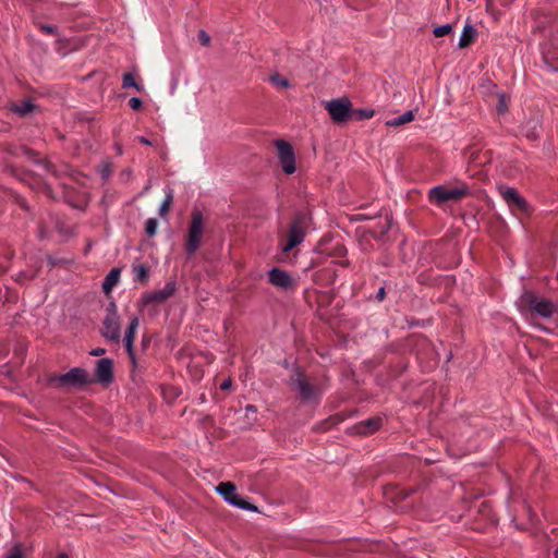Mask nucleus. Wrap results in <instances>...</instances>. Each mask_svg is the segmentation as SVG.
Returning <instances> with one entry per match:
<instances>
[{"label": "nucleus", "instance_id": "obj_1", "mask_svg": "<svg viewBox=\"0 0 558 558\" xmlns=\"http://www.w3.org/2000/svg\"><path fill=\"white\" fill-rule=\"evenodd\" d=\"M50 386L65 390H80L94 384L93 377L82 367H73L64 374H53L48 378Z\"/></svg>", "mask_w": 558, "mask_h": 558}, {"label": "nucleus", "instance_id": "obj_2", "mask_svg": "<svg viewBox=\"0 0 558 558\" xmlns=\"http://www.w3.org/2000/svg\"><path fill=\"white\" fill-rule=\"evenodd\" d=\"M204 229L203 214L198 209H194L191 214V222L184 239V252L187 258L193 257L201 247Z\"/></svg>", "mask_w": 558, "mask_h": 558}, {"label": "nucleus", "instance_id": "obj_3", "mask_svg": "<svg viewBox=\"0 0 558 558\" xmlns=\"http://www.w3.org/2000/svg\"><path fill=\"white\" fill-rule=\"evenodd\" d=\"M470 195V187L465 183L457 186L437 185L429 190V202L440 206L448 202H458Z\"/></svg>", "mask_w": 558, "mask_h": 558}, {"label": "nucleus", "instance_id": "obj_4", "mask_svg": "<svg viewBox=\"0 0 558 558\" xmlns=\"http://www.w3.org/2000/svg\"><path fill=\"white\" fill-rule=\"evenodd\" d=\"M291 384L303 402H318L322 397V390L317 384L310 380L303 373L296 372L291 377Z\"/></svg>", "mask_w": 558, "mask_h": 558}, {"label": "nucleus", "instance_id": "obj_5", "mask_svg": "<svg viewBox=\"0 0 558 558\" xmlns=\"http://www.w3.org/2000/svg\"><path fill=\"white\" fill-rule=\"evenodd\" d=\"M308 222L310 218L304 213H299L294 216L287 234L288 240L282 245L283 252L291 251L304 240Z\"/></svg>", "mask_w": 558, "mask_h": 558}, {"label": "nucleus", "instance_id": "obj_6", "mask_svg": "<svg viewBox=\"0 0 558 558\" xmlns=\"http://www.w3.org/2000/svg\"><path fill=\"white\" fill-rule=\"evenodd\" d=\"M102 336L113 342H119L120 340V322L114 303H110L106 308V316L102 322Z\"/></svg>", "mask_w": 558, "mask_h": 558}, {"label": "nucleus", "instance_id": "obj_7", "mask_svg": "<svg viewBox=\"0 0 558 558\" xmlns=\"http://www.w3.org/2000/svg\"><path fill=\"white\" fill-rule=\"evenodd\" d=\"M325 109L333 122L342 123L351 117L352 105L347 98H338L326 102Z\"/></svg>", "mask_w": 558, "mask_h": 558}, {"label": "nucleus", "instance_id": "obj_8", "mask_svg": "<svg viewBox=\"0 0 558 558\" xmlns=\"http://www.w3.org/2000/svg\"><path fill=\"white\" fill-rule=\"evenodd\" d=\"M268 281L284 292L294 291L298 288L296 280L279 267H274L269 270Z\"/></svg>", "mask_w": 558, "mask_h": 558}, {"label": "nucleus", "instance_id": "obj_9", "mask_svg": "<svg viewBox=\"0 0 558 558\" xmlns=\"http://www.w3.org/2000/svg\"><path fill=\"white\" fill-rule=\"evenodd\" d=\"M523 302L533 313L542 317H550L554 314L555 305L549 300L537 298L532 293H525Z\"/></svg>", "mask_w": 558, "mask_h": 558}, {"label": "nucleus", "instance_id": "obj_10", "mask_svg": "<svg viewBox=\"0 0 558 558\" xmlns=\"http://www.w3.org/2000/svg\"><path fill=\"white\" fill-rule=\"evenodd\" d=\"M276 147L282 170L287 174H292L295 171V156L293 147L283 140H278L276 142Z\"/></svg>", "mask_w": 558, "mask_h": 558}, {"label": "nucleus", "instance_id": "obj_11", "mask_svg": "<svg viewBox=\"0 0 558 558\" xmlns=\"http://www.w3.org/2000/svg\"><path fill=\"white\" fill-rule=\"evenodd\" d=\"M175 290V281H168L162 289L144 293L142 303L143 305L162 304L174 294Z\"/></svg>", "mask_w": 558, "mask_h": 558}, {"label": "nucleus", "instance_id": "obj_12", "mask_svg": "<svg viewBox=\"0 0 558 558\" xmlns=\"http://www.w3.org/2000/svg\"><path fill=\"white\" fill-rule=\"evenodd\" d=\"M381 424L383 418L380 416H374L354 424L347 429V433L350 435L369 436L377 432L381 427Z\"/></svg>", "mask_w": 558, "mask_h": 558}, {"label": "nucleus", "instance_id": "obj_13", "mask_svg": "<svg viewBox=\"0 0 558 558\" xmlns=\"http://www.w3.org/2000/svg\"><path fill=\"white\" fill-rule=\"evenodd\" d=\"M499 192L511 209H518L526 213L529 205L525 199L519 195L518 191L509 186H500Z\"/></svg>", "mask_w": 558, "mask_h": 558}, {"label": "nucleus", "instance_id": "obj_14", "mask_svg": "<svg viewBox=\"0 0 558 558\" xmlns=\"http://www.w3.org/2000/svg\"><path fill=\"white\" fill-rule=\"evenodd\" d=\"M94 383L108 385L113 379V364L110 359H101L96 363Z\"/></svg>", "mask_w": 558, "mask_h": 558}, {"label": "nucleus", "instance_id": "obj_15", "mask_svg": "<svg viewBox=\"0 0 558 558\" xmlns=\"http://www.w3.org/2000/svg\"><path fill=\"white\" fill-rule=\"evenodd\" d=\"M138 326H140V319H138V317L134 316L130 322V325L126 329L125 337H124V345H125V349L131 359L134 357L133 342L136 337Z\"/></svg>", "mask_w": 558, "mask_h": 558}, {"label": "nucleus", "instance_id": "obj_16", "mask_svg": "<svg viewBox=\"0 0 558 558\" xmlns=\"http://www.w3.org/2000/svg\"><path fill=\"white\" fill-rule=\"evenodd\" d=\"M235 485L231 482H221L218 484L216 490L228 501L231 504V500H234L238 495L235 494Z\"/></svg>", "mask_w": 558, "mask_h": 558}, {"label": "nucleus", "instance_id": "obj_17", "mask_svg": "<svg viewBox=\"0 0 558 558\" xmlns=\"http://www.w3.org/2000/svg\"><path fill=\"white\" fill-rule=\"evenodd\" d=\"M133 280L135 282L147 283L149 278V267L145 264L132 265Z\"/></svg>", "mask_w": 558, "mask_h": 558}, {"label": "nucleus", "instance_id": "obj_18", "mask_svg": "<svg viewBox=\"0 0 558 558\" xmlns=\"http://www.w3.org/2000/svg\"><path fill=\"white\" fill-rule=\"evenodd\" d=\"M120 269L119 268H112L109 274L106 276L104 282H102V290L105 293H110L112 289L118 284L120 279Z\"/></svg>", "mask_w": 558, "mask_h": 558}, {"label": "nucleus", "instance_id": "obj_19", "mask_svg": "<svg viewBox=\"0 0 558 558\" xmlns=\"http://www.w3.org/2000/svg\"><path fill=\"white\" fill-rule=\"evenodd\" d=\"M476 37V29L470 25L465 24L459 40V48H466L469 47Z\"/></svg>", "mask_w": 558, "mask_h": 558}, {"label": "nucleus", "instance_id": "obj_20", "mask_svg": "<svg viewBox=\"0 0 558 558\" xmlns=\"http://www.w3.org/2000/svg\"><path fill=\"white\" fill-rule=\"evenodd\" d=\"M413 119H414L413 112L407 111L397 118L388 120L386 122V124L391 128H397V126H400V125H403V124H407V123L413 121Z\"/></svg>", "mask_w": 558, "mask_h": 558}, {"label": "nucleus", "instance_id": "obj_21", "mask_svg": "<svg viewBox=\"0 0 558 558\" xmlns=\"http://www.w3.org/2000/svg\"><path fill=\"white\" fill-rule=\"evenodd\" d=\"M35 105L31 100H23L20 104H14L12 110L19 113L21 117H25L33 112Z\"/></svg>", "mask_w": 558, "mask_h": 558}, {"label": "nucleus", "instance_id": "obj_22", "mask_svg": "<svg viewBox=\"0 0 558 558\" xmlns=\"http://www.w3.org/2000/svg\"><path fill=\"white\" fill-rule=\"evenodd\" d=\"M345 418L347 415L344 413H336L322 423V429L328 430L331 427L337 426L338 424L343 422Z\"/></svg>", "mask_w": 558, "mask_h": 558}, {"label": "nucleus", "instance_id": "obj_23", "mask_svg": "<svg viewBox=\"0 0 558 558\" xmlns=\"http://www.w3.org/2000/svg\"><path fill=\"white\" fill-rule=\"evenodd\" d=\"M172 202H173V192L172 190H169L167 193H166V197L163 199V202L161 203L160 205V208H159V215L160 216H166L171 206H172Z\"/></svg>", "mask_w": 558, "mask_h": 558}, {"label": "nucleus", "instance_id": "obj_24", "mask_svg": "<svg viewBox=\"0 0 558 558\" xmlns=\"http://www.w3.org/2000/svg\"><path fill=\"white\" fill-rule=\"evenodd\" d=\"M123 88L134 87L137 92H142L143 87L135 82L132 73H125L122 78Z\"/></svg>", "mask_w": 558, "mask_h": 558}, {"label": "nucleus", "instance_id": "obj_25", "mask_svg": "<svg viewBox=\"0 0 558 558\" xmlns=\"http://www.w3.org/2000/svg\"><path fill=\"white\" fill-rule=\"evenodd\" d=\"M231 505L234 506V507L244 509V510H253V511L257 510V508L255 506H253L252 504H250L248 501L242 499L239 496L234 500H231Z\"/></svg>", "mask_w": 558, "mask_h": 558}, {"label": "nucleus", "instance_id": "obj_26", "mask_svg": "<svg viewBox=\"0 0 558 558\" xmlns=\"http://www.w3.org/2000/svg\"><path fill=\"white\" fill-rule=\"evenodd\" d=\"M270 83L276 85V86H280V87H289L290 83L287 78H284L283 76H281L279 73H275L270 76L269 78Z\"/></svg>", "mask_w": 558, "mask_h": 558}, {"label": "nucleus", "instance_id": "obj_27", "mask_svg": "<svg viewBox=\"0 0 558 558\" xmlns=\"http://www.w3.org/2000/svg\"><path fill=\"white\" fill-rule=\"evenodd\" d=\"M157 228H158L157 219H155V218L147 219V221L145 223V232L147 233V235L154 236L157 232Z\"/></svg>", "mask_w": 558, "mask_h": 558}, {"label": "nucleus", "instance_id": "obj_28", "mask_svg": "<svg viewBox=\"0 0 558 558\" xmlns=\"http://www.w3.org/2000/svg\"><path fill=\"white\" fill-rule=\"evenodd\" d=\"M451 31H452V26L450 24H445V25L435 27L433 33L436 37H444L448 34H450Z\"/></svg>", "mask_w": 558, "mask_h": 558}, {"label": "nucleus", "instance_id": "obj_29", "mask_svg": "<svg viewBox=\"0 0 558 558\" xmlns=\"http://www.w3.org/2000/svg\"><path fill=\"white\" fill-rule=\"evenodd\" d=\"M4 558H23L22 546L20 544L14 545L11 549H9Z\"/></svg>", "mask_w": 558, "mask_h": 558}, {"label": "nucleus", "instance_id": "obj_30", "mask_svg": "<svg viewBox=\"0 0 558 558\" xmlns=\"http://www.w3.org/2000/svg\"><path fill=\"white\" fill-rule=\"evenodd\" d=\"M352 113L355 114L359 120H367L374 116V110L360 109V110L353 111Z\"/></svg>", "mask_w": 558, "mask_h": 558}, {"label": "nucleus", "instance_id": "obj_31", "mask_svg": "<svg viewBox=\"0 0 558 558\" xmlns=\"http://www.w3.org/2000/svg\"><path fill=\"white\" fill-rule=\"evenodd\" d=\"M197 37H198V41L201 43V45L209 46L210 36L205 31H203V29L199 31Z\"/></svg>", "mask_w": 558, "mask_h": 558}, {"label": "nucleus", "instance_id": "obj_32", "mask_svg": "<svg viewBox=\"0 0 558 558\" xmlns=\"http://www.w3.org/2000/svg\"><path fill=\"white\" fill-rule=\"evenodd\" d=\"M129 106L131 107V109H133L135 111H138L143 107V101L140 98H137V97H132L129 100Z\"/></svg>", "mask_w": 558, "mask_h": 558}, {"label": "nucleus", "instance_id": "obj_33", "mask_svg": "<svg viewBox=\"0 0 558 558\" xmlns=\"http://www.w3.org/2000/svg\"><path fill=\"white\" fill-rule=\"evenodd\" d=\"M39 29L47 35H57V27L53 25L41 24L39 25Z\"/></svg>", "mask_w": 558, "mask_h": 558}, {"label": "nucleus", "instance_id": "obj_34", "mask_svg": "<svg viewBox=\"0 0 558 558\" xmlns=\"http://www.w3.org/2000/svg\"><path fill=\"white\" fill-rule=\"evenodd\" d=\"M385 296H386V290H385V288H380L376 294V300L378 302H383L385 300Z\"/></svg>", "mask_w": 558, "mask_h": 558}, {"label": "nucleus", "instance_id": "obj_35", "mask_svg": "<svg viewBox=\"0 0 558 558\" xmlns=\"http://www.w3.org/2000/svg\"><path fill=\"white\" fill-rule=\"evenodd\" d=\"M102 354H105V349L98 348V349H95V350L92 351V355H95V356H99V355H102Z\"/></svg>", "mask_w": 558, "mask_h": 558}, {"label": "nucleus", "instance_id": "obj_36", "mask_svg": "<svg viewBox=\"0 0 558 558\" xmlns=\"http://www.w3.org/2000/svg\"><path fill=\"white\" fill-rule=\"evenodd\" d=\"M137 140H138V142H140L141 144H144V145H151L150 141H149L148 138L144 137V136H138V137H137Z\"/></svg>", "mask_w": 558, "mask_h": 558}, {"label": "nucleus", "instance_id": "obj_37", "mask_svg": "<svg viewBox=\"0 0 558 558\" xmlns=\"http://www.w3.org/2000/svg\"><path fill=\"white\" fill-rule=\"evenodd\" d=\"M230 387H231V380H225V381L221 384V386H220V388H221L222 390H228Z\"/></svg>", "mask_w": 558, "mask_h": 558}, {"label": "nucleus", "instance_id": "obj_38", "mask_svg": "<svg viewBox=\"0 0 558 558\" xmlns=\"http://www.w3.org/2000/svg\"><path fill=\"white\" fill-rule=\"evenodd\" d=\"M505 110H506V105H505L504 97H501L499 100V111L502 112Z\"/></svg>", "mask_w": 558, "mask_h": 558}, {"label": "nucleus", "instance_id": "obj_39", "mask_svg": "<svg viewBox=\"0 0 558 558\" xmlns=\"http://www.w3.org/2000/svg\"><path fill=\"white\" fill-rule=\"evenodd\" d=\"M245 411H246V414H248L250 412L255 413L256 408H255V405L248 404V405H246Z\"/></svg>", "mask_w": 558, "mask_h": 558}, {"label": "nucleus", "instance_id": "obj_40", "mask_svg": "<svg viewBox=\"0 0 558 558\" xmlns=\"http://www.w3.org/2000/svg\"><path fill=\"white\" fill-rule=\"evenodd\" d=\"M56 558H69V556L64 553H60L56 556Z\"/></svg>", "mask_w": 558, "mask_h": 558}, {"label": "nucleus", "instance_id": "obj_41", "mask_svg": "<svg viewBox=\"0 0 558 558\" xmlns=\"http://www.w3.org/2000/svg\"><path fill=\"white\" fill-rule=\"evenodd\" d=\"M109 173H110V171H109V170H105L102 175H104V177H108V175H109Z\"/></svg>", "mask_w": 558, "mask_h": 558}, {"label": "nucleus", "instance_id": "obj_42", "mask_svg": "<svg viewBox=\"0 0 558 558\" xmlns=\"http://www.w3.org/2000/svg\"><path fill=\"white\" fill-rule=\"evenodd\" d=\"M349 262H342V266H348Z\"/></svg>", "mask_w": 558, "mask_h": 558}]
</instances>
